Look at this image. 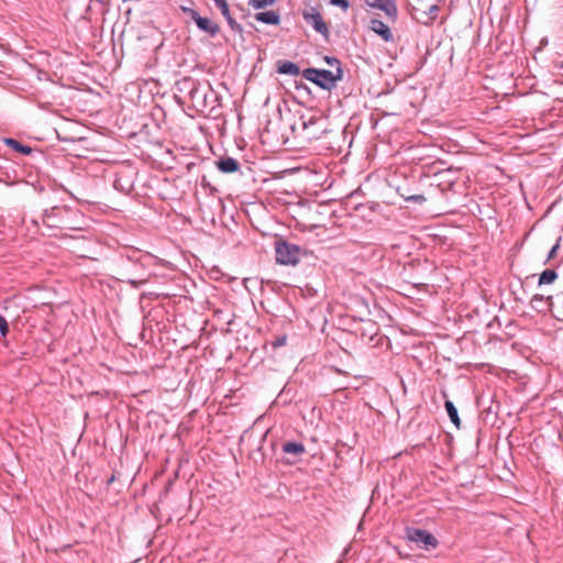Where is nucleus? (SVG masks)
Returning <instances> with one entry per match:
<instances>
[{
	"label": "nucleus",
	"mask_w": 563,
	"mask_h": 563,
	"mask_svg": "<svg viewBox=\"0 0 563 563\" xmlns=\"http://www.w3.org/2000/svg\"><path fill=\"white\" fill-rule=\"evenodd\" d=\"M196 24L199 30L208 33L212 37L216 36L220 31L219 25L208 18L202 16L196 19Z\"/></svg>",
	"instance_id": "nucleus-12"
},
{
	"label": "nucleus",
	"mask_w": 563,
	"mask_h": 563,
	"mask_svg": "<svg viewBox=\"0 0 563 563\" xmlns=\"http://www.w3.org/2000/svg\"><path fill=\"white\" fill-rule=\"evenodd\" d=\"M287 342V336L286 335H280V336H277L273 342H272V345L274 349H277V347H280V346H284Z\"/></svg>",
	"instance_id": "nucleus-25"
},
{
	"label": "nucleus",
	"mask_w": 563,
	"mask_h": 563,
	"mask_svg": "<svg viewBox=\"0 0 563 563\" xmlns=\"http://www.w3.org/2000/svg\"><path fill=\"white\" fill-rule=\"evenodd\" d=\"M254 18L256 21L265 24L277 25L280 22V16L275 11L258 12Z\"/></svg>",
	"instance_id": "nucleus-13"
},
{
	"label": "nucleus",
	"mask_w": 563,
	"mask_h": 563,
	"mask_svg": "<svg viewBox=\"0 0 563 563\" xmlns=\"http://www.w3.org/2000/svg\"><path fill=\"white\" fill-rule=\"evenodd\" d=\"M188 11L190 12V15H191V18H192V20H194L195 22H196V19L201 18L197 11H195V10H192V9H190V10H188Z\"/></svg>",
	"instance_id": "nucleus-27"
},
{
	"label": "nucleus",
	"mask_w": 563,
	"mask_h": 563,
	"mask_svg": "<svg viewBox=\"0 0 563 563\" xmlns=\"http://www.w3.org/2000/svg\"><path fill=\"white\" fill-rule=\"evenodd\" d=\"M99 2H102V0H98Z\"/></svg>",
	"instance_id": "nucleus-29"
},
{
	"label": "nucleus",
	"mask_w": 563,
	"mask_h": 563,
	"mask_svg": "<svg viewBox=\"0 0 563 563\" xmlns=\"http://www.w3.org/2000/svg\"><path fill=\"white\" fill-rule=\"evenodd\" d=\"M302 18L306 23L314 29L316 32L320 33L325 40L329 38L330 31L328 24L324 22L321 13L317 8L311 7L310 9L305 10L302 12Z\"/></svg>",
	"instance_id": "nucleus-4"
},
{
	"label": "nucleus",
	"mask_w": 563,
	"mask_h": 563,
	"mask_svg": "<svg viewBox=\"0 0 563 563\" xmlns=\"http://www.w3.org/2000/svg\"><path fill=\"white\" fill-rule=\"evenodd\" d=\"M4 143L8 146L15 150L16 152L24 154V155H29L32 152V148L30 146L24 145V144L20 143L19 141L11 139V137L4 139Z\"/></svg>",
	"instance_id": "nucleus-18"
},
{
	"label": "nucleus",
	"mask_w": 563,
	"mask_h": 563,
	"mask_svg": "<svg viewBox=\"0 0 563 563\" xmlns=\"http://www.w3.org/2000/svg\"><path fill=\"white\" fill-rule=\"evenodd\" d=\"M561 240H562V238L560 236L556 240L555 244L551 247V250H550V252L548 254L547 261H550V260L555 257V255H556V253H558V251L560 250V246H561Z\"/></svg>",
	"instance_id": "nucleus-22"
},
{
	"label": "nucleus",
	"mask_w": 563,
	"mask_h": 563,
	"mask_svg": "<svg viewBox=\"0 0 563 563\" xmlns=\"http://www.w3.org/2000/svg\"><path fill=\"white\" fill-rule=\"evenodd\" d=\"M67 211L66 207L54 206L45 209L42 216V222L48 228H60L64 224L62 212Z\"/></svg>",
	"instance_id": "nucleus-6"
},
{
	"label": "nucleus",
	"mask_w": 563,
	"mask_h": 563,
	"mask_svg": "<svg viewBox=\"0 0 563 563\" xmlns=\"http://www.w3.org/2000/svg\"><path fill=\"white\" fill-rule=\"evenodd\" d=\"M214 4L218 7V9L221 11L222 15L225 18L230 29L233 32L242 33L243 27L240 23H238L231 15L229 4L227 0H212Z\"/></svg>",
	"instance_id": "nucleus-9"
},
{
	"label": "nucleus",
	"mask_w": 563,
	"mask_h": 563,
	"mask_svg": "<svg viewBox=\"0 0 563 563\" xmlns=\"http://www.w3.org/2000/svg\"><path fill=\"white\" fill-rule=\"evenodd\" d=\"M365 3L368 7L384 11L385 14L393 20L397 18V5L395 0H365Z\"/></svg>",
	"instance_id": "nucleus-8"
},
{
	"label": "nucleus",
	"mask_w": 563,
	"mask_h": 563,
	"mask_svg": "<svg viewBox=\"0 0 563 563\" xmlns=\"http://www.w3.org/2000/svg\"><path fill=\"white\" fill-rule=\"evenodd\" d=\"M276 0H249V5L253 9H263L273 5Z\"/></svg>",
	"instance_id": "nucleus-20"
},
{
	"label": "nucleus",
	"mask_w": 563,
	"mask_h": 563,
	"mask_svg": "<svg viewBox=\"0 0 563 563\" xmlns=\"http://www.w3.org/2000/svg\"><path fill=\"white\" fill-rule=\"evenodd\" d=\"M407 536L410 541L422 543L426 549L435 548L438 544L435 537L424 529H408Z\"/></svg>",
	"instance_id": "nucleus-5"
},
{
	"label": "nucleus",
	"mask_w": 563,
	"mask_h": 563,
	"mask_svg": "<svg viewBox=\"0 0 563 563\" xmlns=\"http://www.w3.org/2000/svg\"><path fill=\"white\" fill-rule=\"evenodd\" d=\"M406 200L409 202L422 203L423 201H426V197L422 195H412L407 197Z\"/></svg>",
	"instance_id": "nucleus-26"
},
{
	"label": "nucleus",
	"mask_w": 563,
	"mask_h": 563,
	"mask_svg": "<svg viewBox=\"0 0 563 563\" xmlns=\"http://www.w3.org/2000/svg\"><path fill=\"white\" fill-rule=\"evenodd\" d=\"M323 59L329 66L334 67L335 71H338V68H342L341 62L336 57L324 56Z\"/></svg>",
	"instance_id": "nucleus-21"
},
{
	"label": "nucleus",
	"mask_w": 563,
	"mask_h": 563,
	"mask_svg": "<svg viewBox=\"0 0 563 563\" xmlns=\"http://www.w3.org/2000/svg\"><path fill=\"white\" fill-rule=\"evenodd\" d=\"M0 332L3 336L9 332L8 321L2 314H0Z\"/></svg>",
	"instance_id": "nucleus-24"
},
{
	"label": "nucleus",
	"mask_w": 563,
	"mask_h": 563,
	"mask_svg": "<svg viewBox=\"0 0 563 563\" xmlns=\"http://www.w3.org/2000/svg\"><path fill=\"white\" fill-rule=\"evenodd\" d=\"M283 452L300 456L306 452L305 445L301 442H285L283 444Z\"/></svg>",
	"instance_id": "nucleus-15"
},
{
	"label": "nucleus",
	"mask_w": 563,
	"mask_h": 563,
	"mask_svg": "<svg viewBox=\"0 0 563 563\" xmlns=\"http://www.w3.org/2000/svg\"><path fill=\"white\" fill-rule=\"evenodd\" d=\"M444 406L451 422L459 429L461 427V419L456 407L450 400H446Z\"/></svg>",
	"instance_id": "nucleus-16"
},
{
	"label": "nucleus",
	"mask_w": 563,
	"mask_h": 563,
	"mask_svg": "<svg viewBox=\"0 0 563 563\" xmlns=\"http://www.w3.org/2000/svg\"><path fill=\"white\" fill-rule=\"evenodd\" d=\"M302 77L322 89L330 90L335 86L338 80L343 77L342 68H338V71L318 68H306L302 71Z\"/></svg>",
	"instance_id": "nucleus-2"
},
{
	"label": "nucleus",
	"mask_w": 563,
	"mask_h": 563,
	"mask_svg": "<svg viewBox=\"0 0 563 563\" xmlns=\"http://www.w3.org/2000/svg\"><path fill=\"white\" fill-rule=\"evenodd\" d=\"M558 279V273L554 269H545L540 274L539 286L549 285Z\"/></svg>",
	"instance_id": "nucleus-19"
},
{
	"label": "nucleus",
	"mask_w": 563,
	"mask_h": 563,
	"mask_svg": "<svg viewBox=\"0 0 563 563\" xmlns=\"http://www.w3.org/2000/svg\"><path fill=\"white\" fill-rule=\"evenodd\" d=\"M330 3L343 9L344 11L347 10L350 7L349 0H330Z\"/></svg>",
	"instance_id": "nucleus-23"
},
{
	"label": "nucleus",
	"mask_w": 563,
	"mask_h": 563,
	"mask_svg": "<svg viewBox=\"0 0 563 563\" xmlns=\"http://www.w3.org/2000/svg\"><path fill=\"white\" fill-rule=\"evenodd\" d=\"M561 68L563 69V59H562V63H561Z\"/></svg>",
	"instance_id": "nucleus-28"
},
{
	"label": "nucleus",
	"mask_w": 563,
	"mask_h": 563,
	"mask_svg": "<svg viewBox=\"0 0 563 563\" xmlns=\"http://www.w3.org/2000/svg\"><path fill=\"white\" fill-rule=\"evenodd\" d=\"M184 85L188 86V96L192 107L200 112L212 107L216 96L209 85H201L192 79H185Z\"/></svg>",
	"instance_id": "nucleus-1"
},
{
	"label": "nucleus",
	"mask_w": 563,
	"mask_h": 563,
	"mask_svg": "<svg viewBox=\"0 0 563 563\" xmlns=\"http://www.w3.org/2000/svg\"><path fill=\"white\" fill-rule=\"evenodd\" d=\"M275 253L277 263L295 266L299 263L303 251L297 244L278 239L275 241Z\"/></svg>",
	"instance_id": "nucleus-3"
},
{
	"label": "nucleus",
	"mask_w": 563,
	"mask_h": 563,
	"mask_svg": "<svg viewBox=\"0 0 563 563\" xmlns=\"http://www.w3.org/2000/svg\"><path fill=\"white\" fill-rule=\"evenodd\" d=\"M369 29L378 34L385 42H393L394 35L391 30L387 24L378 19H372L369 23Z\"/></svg>",
	"instance_id": "nucleus-10"
},
{
	"label": "nucleus",
	"mask_w": 563,
	"mask_h": 563,
	"mask_svg": "<svg viewBox=\"0 0 563 563\" xmlns=\"http://www.w3.org/2000/svg\"><path fill=\"white\" fill-rule=\"evenodd\" d=\"M277 71L283 75L298 76L300 68L297 64L286 60L278 63Z\"/></svg>",
	"instance_id": "nucleus-14"
},
{
	"label": "nucleus",
	"mask_w": 563,
	"mask_h": 563,
	"mask_svg": "<svg viewBox=\"0 0 563 563\" xmlns=\"http://www.w3.org/2000/svg\"><path fill=\"white\" fill-rule=\"evenodd\" d=\"M218 169L224 174L235 173L240 168L239 162L233 157H221L216 162Z\"/></svg>",
	"instance_id": "nucleus-11"
},
{
	"label": "nucleus",
	"mask_w": 563,
	"mask_h": 563,
	"mask_svg": "<svg viewBox=\"0 0 563 563\" xmlns=\"http://www.w3.org/2000/svg\"><path fill=\"white\" fill-rule=\"evenodd\" d=\"M318 122H319V120L313 119V118H311L308 122H303V130L306 131V133H307L306 136L309 140H313V139L318 140V139H320L321 134L324 132V130H320L319 132L310 130L311 126L316 125Z\"/></svg>",
	"instance_id": "nucleus-17"
},
{
	"label": "nucleus",
	"mask_w": 563,
	"mask_h": 563,
	"mask_svg": "<svg viewBox=\"0 0 563 563\" xmlns=\"http://www.w3.org/2000/svg\"><path fill=\"white\" fill-rule=\"evenodd\" d=\"M531 308L538 313H552L553 314V297L552 296H543L536 294L530 300Z\"/></svg>",
	"instance_id": "nucleus-7"
}]
</instances>
